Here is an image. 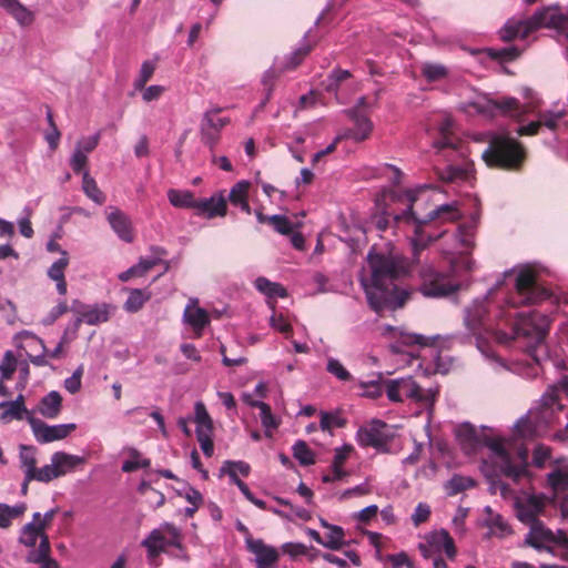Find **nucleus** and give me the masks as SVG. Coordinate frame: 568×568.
<instances>
[{
  "instance_id": "1",
  "label": "nucleus",
  "mask_w": 568,
  "mask_h": 568,
  "mask_svg": "<svg viewBox=\"0 0 568 568\" xmlns=\"http://www.w3.org/2000/svg\"><path fill=\"white\" fill-rule=\"evenodd\" d=\"M514 276L515 291L506 298V305L498 312L499 320H505V326L509 331H496V342L501 345H510L515 339L523 337L529 348L540 345L548 334L550 318L547 315L532 313H519L515 310L519 305H531L548 300L551 294L542 287L535 272L530 267H521L505 273V277Z\"/></svg>"
},
{
  "instance_id": "2",
  "label": "nucleus",
  "mask_w": 568,
  "mask_h": 568,
  "mask_svg": "<svg viewBox=\"0 0 568 568\" xmlns=\"http://www.w3.org/2000/svg\"><path fill=\"white\" fill-rule=\"evenodd\" d=\"M487 432V427L478 429L471 424L465 423L457 428L456 435L463 449L467 453L476 452L483 446L490 449L491 463L496 473L487 474L489 490L508 498L513 495V490L500 479L499 474L515 484H519L524 478L529 479L528 449L524 445H517L513 450L506 446L504 440L490 436Z\"/></svg>"
},
{
  "instance_id": "3",
  "label": "nucleus",
  "mask_w": 568,
  "mask_h": 568,
  "mask_svg": "<svg viewBox=\"0 0 568 568\" xmlns=\"http://www.w3.org/2000/svg\"><path fill=\"white\" fill-rule=\"evenodd\" d=\"M369 280H362L368 305L381 314L402 307L408 300V292L399 290L396 281L404 277L409 265L405 257L393 251L371 250L367 255Z\"/></svg>"
},
{
  "instance_id": "4",
  "label": "nucleus",
  "mask_w": 568,
  "mask_h": 568,
  "mask_svg": "<svg viewBox=\"0 0 568 568\" xmlns=\"http://www.w3.org/2000/svg\"><path fill=\"white\" fill-rule=\"evenodd\" d=\"M426 195L425 187L419 190H406L403 195L390 193L393 201L407 202V209L399 214L388 212L386 209L381 214L375 215L373 224L378 231H386L394 224L407 222L414 224V236L410 239L413 262L418 264L420 262V253L428 247L430 243L436 241L442 234L434 236L426 234L423 226L434 221L453 222L459 219L460 213L457 206L453 203L442 204L422 215L418 211V203L424 200Z\"/></svg>"
},
{
  "instance_id": "5",
  "label": "nucleus",
  "mask_w": 568,
  "mask_h": 568,
  "mask_svg": "<svg viewBox=\"0 0 568 568\" xmlns=\"http://www.w3.org/2000/svg\"><path fill=\"white\" fill-rule=\"evenodd\" d=\"M540 29L568 36V11L559 4L545 6L527 19H509L503 28L505 36H528Z\"/></svg>"
},
{
  "instance_id": "6",
  "label": "nucleus",
  "mask_w": 568,
  "mask_h": 568,
  "mask_svg": "<svg viewBox=\"0 0 568 568\" xmlns=\"http://www.w3.org/2000/svg\"><path fill=\"white\" fill-rule=\"evenodd\" d=\"M481 158L490 168L516 170L524 161L525 151L523 146L511 138L493 135Z\"/></svg>"
},
{
  "instance_id": "7",
  "label": "nucleus",
  "mask_w": 568,
  "mask_h": 568,
  "mask_svg": "<svg viewBox=\"0 0 568 568\" xmlns=\"http://www.w3.org/2000/svg\"><path fill=\"white\" fill-rule=\"evenodd\" d=\"M386 394L392 402H403L404 398H409L416 403L430 407L433 406L437 389H424L412 377L390 379L386 382Z\"/></svg>"
},
{
  "instance_id": "8",
  "label": "nucleus",
  "mask_w": 568,
  "mask_h": 568,
  "mask_svg": "<svg viewBox=\"0 0 568 568\" xmlns=\"http://www.w3.org/2000/svg\"><path fill=\"white\" fill-rule=\"evenodd\" d=\"M529 526V532L525 538L526 545L539 551L545 550L551 554H556L554 546H559L561 558L568 560V536L565 531L559 530L558 534H554L541 520L534 521Z\"/></svg>"
},
{
  "instance_id": "9",
  "label": "nucleus",
  "mask_w": 568,
  "mask_h": 568,
  "mask_svg": "<svg viewBox=\"0 0 568 568\" xmlns=\"http://www.w3.org/2000/svg\"><path fill=\"white\" fill-rule=\"evenodd\" d=\"M419 290L427 297H444L457 291L458 285L446 274L436 271L432 265H422L419 270Z\"/></svg>"
},
{
  "instance_id": "10",
  "label": "nucleus",
  "mask_w": 568,
  "mask_h": 568,
  "mask_svg": "<svg viewBox=\"0 0 568 568\" xmlns=\"http://www.w3.org/2000/svg\"><path fill=\"white\" fill-rule=\"evenodd\" d=\"M506 305V302L503 306ZM501 305L495 314L496 327L491 321L487 317V306L485 302L475 303L473 307L466 311L465 324L473 334L481 336L483 334L491 335L496 339V331L503 329L505 320H499L498 312Z\"/></svg>"
},
{
  "instance_id": "11",
  "label": "nucleus",
  "mask_w": 568,
  "mask_h": 568,
  "mask_svg": "<svg viewBox=\"0 0 568 568\" xmlns=\"http://www.w3.org/2000/svg\"><path fill=\"white\" fill-rule=\"evenodd\" d=\"M438 134L439 138L434 142V148L445 160L453 161L455 154H463L462 141L454 134L453 121L449 116H442Z\"/></svg>"
},
{
  "instance_id": "12",
  "label": "nucleus",
  "mask_w": 568,
  "mask_h": 568,
  "mask_svg": "<svg viewBox=\"0 0 568 568\" xmlns=\"http://www.w3.org/2000/svg\"><path fill=\"white\" fill-rule=\"evenodd\" d=\"M27 420L31 426L37 442L41 444L64 439L77 428V425L73 423L51 426L33 416H28Z\"/></svg>"
},
{
  "instance_id": "13",
  "label": "nucleus",
  "mask_w": 568,
  "mask_h": 568,
  "mask_svg": "<svg viewBox=\"0 0 568 568\" xmlns=\"http://www.w3.org/2000/svg\"><path fill=\"white\" fill-rule=\"evenodd\" d=\"M142 546L146 547L151 555L163 551L166 546H180V532L176 527L165 524L159 529L151 531L149 537L142 541Z\"/></svg>"
},
{
  "instance_id": "14",
  "label": "nucleus",
  "mask_w": 568,
  "mask_h": 568,
  "mask_svg": "<svg viewBox=\"0 0 568 568\" xmlns=\"http://www.w3.org/2000/svg\"><path fill=\"white\" fill-rule=\"evenodd\" d=\"M549 415V409H544L539 415L530 413L526 417L520 418L514 429L516 437L519 439H530L539 436L546 427Z\"/></svg>"
},
{
  "instance_id": "15",
  "label": "nucleus",
  "mask_w": 568,
  "mask_h": 568,
  "mask_svg": "<svg viewBox=\"0 0 568 568\" xmlns=\"http://www.w3.org/2000/svg\"><path fill=\"white\" fill-rule=\"evenodd\" d=\"M348 118L353 121L354 128L347 129L342 136L344 139L351 138L356 142L368 139L373 131V123L368 118L366 111H358V108H352L345 111Z\"/></svg>"
},
{
  "instance_id": "16",
  "label": "nucleus",
  "mask_w": 568,
  "mask_h": 568,
  "mask_svg": "<svg viewBox=\"0 0 568 568\" xmlns=\"http://www.w3.org/2000/svg\"><path fill=\"white\" fill-rule=\"evenodd\" d=\"M386 424L374 419L368 426L361 427L357 432V440L362 446H371L383 449L387 446L388 436L383 432Z\"/></svg>"
},
{
  "instance_id": "17",
  "label": "nucleus",
  "mask_w": 568,
  "mask_h": 568,
  "mask_svg": "<svg viewBox=\"0 0 568 568\" xmlns=\"http://www.w3.org/2000/svg\"><path fill=\"white\" fill-rule=\"evenodd\" d=\"M515 505L518 519L524 524L532 525L534 521H540L537 516L545 508V497L528 495L525 499H517Z\"/></svg>"
},
{
  "instance_id": "18",
  "label": "nucleus",
  "mask_w": 568,
  "mask_h": 568,
  "mask_svg": "<svg viewBox=\"0 0 568 568\" xmlns=\"http://www.w3.org/2000/svg\"><path fill=\"white\" fill-rule=\"evenodd\" d=\"M246 548L255 555L257 568H272L278 560L280 554L276 548L266 545L262 539L245 538Z\"/></svg>"
},
{
  "instance_id": "19",
  "label": "nucleus",
  "mask_w": 568,
  "mask_h": 568,
  "mask_svg": "<svg viewBox=\"0 0 568 568\" xmlns=\"http://www.w3.org/2000/svg\"><path fill=\"white\" fill-rule=\"evenodd\" d=\"M106 219L112 230L122 241L126 243H131L133 241L131 221L125 213L120 211L118 207L109 206Z\"/></svg>"
},
{
  "instance_id": "20",
  "label": "nucleus",
  "mask_w": 568,
  "mask_h": 568,
  "mask_svg": "<svg viewBox=\"0 0 568 568\" xmlns=\"http://www.w3.org/2000/svg\"><path fill=\"white\" fill-rule=\"evenodd\" d=\"M193 209L197 214H206L209 219L224 216L226 214V199L222 195H213L210 199H201L194 202Z\"/></svg>"
},
{
  "instance_id": "21",
  "label": "nucleus",
  "mask_w": 568,
  "mask_h": 568,
  "mask_svg": "<svg viewBox=\"0 0 568 568\" xmlns=\"http://www.w3.org/2000/svg\"><path fill=\"white\" fill-rule=\"evenodd\" d=\"M196 304V300H190L184 310L183 317L193 327L196 335L201 336L203 328L210 324V316L204 308L199 307Z\"/></svg>"
},
{
  "instance_id": "22",
  "label": "nucleus",
  "mask_w": 568,
  "mask_h": 568,
  "mask_svg": "<svg viewBox=\"0 0 568 568\" xmlns=\"http://www.w3.org/2000/svg\"><path fill=\"white\" fill-rule=\"evenodd\" d=\"M426 539L430 544V546L435 549L436 554H440L442 551L446 554L449 559H454L456 556V547L454 539L445 529L439 531L430 532Z\"/></svg>"
},
{
  "instance_id": "23",
  "label": "nucleus",
  "mask_w": 568,
  "mask_h": 568,
  "mask_svg": "<svg viewBox=\"0 0 568 568\" xmlns=\"http://www.w3.org/2000/svg\"><path fill=\"white\" fill-rule=\"evenodd\" d=\"M50 541L48 536L42 537V542L37 549H32L27 557L29 562L39 564L40 568H59L57 560L50 558Z\"/></svg>"
},
{
  "instance_id": "24",
  "label": "nucleus",
  "mask_w": 568,
  "mask_h": 568,
  "mask_svg": "<svg viewBox=\"0 0 568 568\" xmlns=\"http://www.w3.org/2000/svg\"><path fill=\"white\" fill-rule=\"evenodd\" d=\"M62 409V396L52 390L41 398L38 412L45 418L53 419L57 418Z\"/></svg>"
},
{
  "instance_id": "25",
  "label": "nucleus",
  "mask_w": 568,
  "mask_h": 568,
  "mask_svg": "<svg viewBox=\"0 0 568 568\" xmlns=\"http://www.w3.org/2000/svg\"><path fill=\"white\" fill-rule=\"evenodd\" d=\"M69 265L68 253L63 252L62 256L55 261L48 270V276L57 282V291L61 295L67 294V282L64 277V271Z\"/></svg>"
},
{
  "instance_id": "26",
  "label": "nucleus",
  "mask_w": 568,
  "mask_h": 568,
  "mask_svg": "<svg viewBox=\"0 0 568 568\" xmlns=\"http://www.w3.org/2000/svg\"><path fill=\"white\" fill-rule=\"evenodd\" d=\"M0 7L22 26H28L33 21L32 12L18 0H0Z\"/></svg>"
},
{
  "instance_id": "27",
  "label": "nucleus",
  "mask_w": 568,
  "mask_h": 568,
  "mask_svg": "<svg viewBox=\"0 0 568 568\" xmlns=\"http://www.w3.org/2000/svg\"><path fill=\"white\" fill-rule=\"evenodd\" d=\"M51 462L54 463L57 471H61V476L73 470L78 465L84 463V458L71 455L64 452H57L52 455Z\"/></svg>"
},
{
  "instance_id": "28",
  "label": "nucleus",
  "mask_w": 568,
  "mask_h": 568,
  "mask_svg": "<svg viewBox=\"0 0 568 568\" xmlns=\"http://www.w3.org/2000/svg\"><path fill=\"white\" fill-rule=\"evenodd\" d=\"M496 109L500 110L513 118H520L524 113L531 111L535 105L532 102L529 105H521L518 100L514 98H506L501 101L494 102Z\"/></svg>"
},
{
  "instance_id": "29",
  "label": "nucleus",
  "mask_w": 568,
  "mask_h": 568,
  "mask_svg": "<svg viewBox=\"0 0 568 568\" xmlns=\"http://www.w3.org/2000/svg\"><path fill=\"white\" fill-rule=\"evenodd\" d=\"M150 298L151 293L148 290L132 288L129 291L124 310L129 313H135L140 311Z\"/></svg>"
},
{
  "instance_id": "30",
  "label": "nucleus",
  "mask_w": 568,
  "mask_h": 568,
  "mask_svg": "<svg viewBox=\"0 0 568 568\" xmlns=\"http://www.w3.org/2000/svg\"><path fill=\"white\" fill-rule=\"evenodd\" d=\"M252 406L257 407L260 413L261 423L265 428L266 436H272V430L276 429L278 427V422L274 417V415L271 412L270 405H267L264 402L254 400L251 403Z\"/></svg>"
},
{
  "instance_id": "31",
  "label": "nucleus",
  "mask_w": 568,
  "mask_h": 568,
  "mask_svg": "<svg viewBox=\"0 0 568 568\" xmlns=\"http://www.w3.org/2000/svg\"><path fill=\"white\" fill-rule=\"evenodd\" d=\"M43 536L48 535L32 520L23 526L19 541L27 547H34L38 539H40V544L42 542Z\"/></svg>"
},
{
  "instance_id": "32",
  "label": "nucleus",
  "mask_w": 568,
  "mask_h": 568,
  "mask_svg": "<svg viewBox=\"0 0 568 568\" xmlns=\"http://www.w3.org/2000/svg\"><path fill=\"white\" fill-rule=\"evenodd\" d=\"M26 509L27 506L24 503L17 504L14 506L0 503V528L10 527L11 521L20 517Z\"/></svg>"
},
{
  "instance_id": "33",
  "label": "nucleus",
  "mask_w": 568,
  "mask_h": 568,
  "mask_svg": "<svg viewBox=\"0 0 568 568\" xmlns=\"http://www.w3.org/2000/svg\"><path fill=\"white\" fill-rule=\"evenodd\" d=\"M485 51L491 59L500 62H510L517 59L521 53V50L518 47L509 43L499 49L488 48Z\"/></svg>"
},
{
  "instance_id": "34",
  "label": "nucleus",
  "mask_w": 568,
  "mask_h": 568,
  "mask_svg": "<svg viewBox=\"0 0 568 568\" xmlns=\"http://www.w3.org/2000/svg\"><path fill=\"white\" fill-rule=\"evenodd\" d=\"M168 199L175 207L193 209L196 199L191 191L171 189L168 191Z\"/></svg>"
},
{
  "instance_id": "35",
  "label": "nucleus",
  "mask_w": 568,
  "mask_h": 568,
  "mask_svg": "<svg viewBox=\"0 0 568 568\" xmlns=\"http://www.w3.org/2000/svg\"><path fill=\"white\" fill-rule=\"evenodd\" d=\"M158 264V260H144L141 258L140 262L129 270L119 274V280L122 282H126L134 276H143L148 271H150L153 266Z\"/></svg>"
},
{
  "instance_id": "36",
  "label": "nucleus",
  "mask_w": 568,
  "mask_h": 568,
  "mask_svg": "<svg viewBox=\"0 0 568 568\" xmlns=\"http://www.w3.org/2000/svg\"><path fill=\"white\" fill-rule=\"evenodd\" d=\"M256 288L270 297H286V290L278 283H273L265 277H258L255 281Z\"/></svg>"
},
{
  "instance_id": "37",
  "label": "nucleus",
  "mask_w": 568,
  "mask_h": 568,
  "mask_svg": "<svg viewBox=\"0 0 568 568\" xmlns=\"http://www.w3.org/2000/svg\"><path fill=\"white\" fill-rule=\"evenodd\" d=\"M109 316L110 311L106 304L94 306L90 310H85V312H82V317L84 322L89 325L104 323L109 320Z\"/></svg>"
},
{
  "instance_id": "38",
  "label": "nucleus",
  "mask_w": 568,
  "mask_h": 568,
  "mask_svg": "<svg viewBox=\"0 0 568 568\" xmlns=\"http://www.w3.org/2000/svg\"><path fill=\"white\" fill-rule=\"evenodd\" d=\"M194 422L197 424L196 432H213V422L209 415L205 405L196 402L194 405Z\"/></svg>"
},
{
  "instance_id": "39",
  "label": "nucleus",
  "mask_w": 568,
  "mask_h": 568,
  "mask_svg": "<svg viewBox=\"0 0 568 568\" xmlns=\"http://www.w3.org/2000/svg\"><path fill=\"white\" fill-rule=\"evenodd\" d=\"M82 189L88 197H90L97 204H102L105 200L104 194L98 187L94 179H92L88 171L83 172L82 176Z\"/></svg>"
},
{
  "instance_id": "40",
  "label": "nucleus",
  "mask_w": 568,
  "mask_h": 568,
  "mask_svg": "<svg viewBox=\"0 0 568 568\" xmlns=\"http://www.w3.org/2000/svg\"><path fill=\"white\" fill-rule=\"evenodd\" d=\"M440 180L449 183H457L467 179V171L460 165L449 164L442 170H438Z\"/></svg>"
},
{
  "instance_id": "41",
  "label": "nucleus",
  "mask_w": 568,
  "mask_h": 568,
  "mask_svg": "<svg viewBox=\"0 0 568 568\" xmlns=\"http://www.w3.org/2000/svg\"><path fill=\"white\" fill-rule=\"evenodd\" d=\"M489 535L503 538L511 532L510 526L500 515H491L486 521Z\"/></svg>"
},
{
  "instance_id": "42",
  "label": "nucleus",
  "mask_w": 568,
  "mask_h": 568,
  "mask_svg": "<svg viewBox=\"0 0 568 568\" xmlns=\"http://www.w3.org/2000/svg\"><path fill=\"white\" fill-rule=\"evenodd\" d=\"M59 477H61V471H57L54 463L51 462L50 465H45L41 468H36V470L29 476L27 481L38 480L41 483H49Z\"/></svg>"
},
{
  "instance_id": "43",
  "label": "nucleus",
  "mask_w": 568,
  "mask_h": 568,
  "mask_svg": "<svg viewBox=\"0 0 568 568\" xmlns=\"http://www.w3.org/2000/svg\"><path fill=\"white\" fill-rule=\"evenodd\" d=\"M220 112V108L206 111L203 115L201 125L220 132L221 129L224 128L230 121L227 118H217Z\"/></svg>"
},
{
  "instance_id": "44",
  "label": "nucleus",
  "mask_w": 568,
  "mask_h": 568,
  "mask_svg": "<svg viewBox=\"0 0 568 568\" xmlns=\"http://www.w3.org/2000/svg\"><path fill=\"white\" fill-rule=\"evenodd\" d=\"M329 532L325 536L323 546L332 549H341L345 542L343 541L344 530L339 526H328Z\"/></svg>"
},
{
  "instance_id": "45",
  "label": "nucleus",
  "mask_w": 568,
  "mask_h": 568,
  "mask_svg": "<svg viewBox=\"0 0 568 568\" xmlns=\"http://www.w3.org/2000/svg\"><path fill=\"white\" fill-rule=\"evenodd\" d=\"M474 486L475 480L473 478L455 475L450 480L447 481L446 489L449 495H456Z\"/></svg>"
},
{
  "instance_id": "46",
  "label": "nucleus",
  "mask_w": 568,
  "mask_h": 568,
  "mask_svg": "<svg viewBox=\"0 0 568 568\" xmlns=\"http://www.w3.org/2000/svg\"><path fill=\"white\" fill-rule=\"evenodd\" d=\"M20 460L22 467H24L26 479L36 470V448L32 446H21Z\"/></svg>"
},
{
  "instance_id": "47",
  "label": "nucleus",
  "mask_w": 568,
  "mask_h": 568,
  "mask_svg": "<svg viewBox=\"0 0 568 568\" xmlns=\"http://www.w3.org/2000/svg\"><path fill=\"white\" fill-rule=\"evenodd\" d=\"M293 455L303 466H310L315 463L314 453L308 448L307 444L298 440L293 446Z\"/></svg>"
},
{
  "instance_id": "48",
  "label": "nucleus",
  "mask_w": 568,
  "mask_h": 568,
  "mask_svg": "<svg viewBox=\"0 0 568 568\" xmlns=\"http://www.w3.org/2000/svg\"><path fill=\"white\" fill-rule=\"evenodd\" d=\"M250 186L251 183L248 181L235 183L230 191L229 201L236 206L247 200Z\"/></svg>"
},
{
  "instance_id": "49",
  "label": "nucleus",
  "mask_w": 568,
  "mask_h": 568,
  "mask_svg": "<svg viewBox=\"0 0 568 568\" xmlns=\"http://www.w3.org/2000/svg\"><path fill=\"white\" fill-rule=\"evenodd\" d=\"M351 77H352V74L349 71L342 70V69H335L327 77V79L323 82L324 89L327 92H335L337 90L339 83Z\"/></svg>"
},
{
  "instance_id": "50",
  "label": "nucleus",
  "mask_w": 568,
  "mask_h": 568,
  "mask_svg": "<svg viewBox=\"0 0 568 568\" xmlns=\"http://www.w3.org/2000/svg\"><path fill=\"white\" fill-rule=\"evenodd\" d=\"M352 450L351 446H343L342 448H337L335 450L334 460L332 464L333 473L335 474V478H343L345 476V471L342 469V465L348 457Z\"/></svg>"
},
{
  "instance_id": "51",
  "label": "nucleus",
  "mask_w": 568,
  "mask_h": 568,
  "mask_svg": "<svg viewBox=\"0 0 568 568\" xmlns=\"http://www.w3.org/2000/svg\"><path fill=\"white\" fill-rule=\"evenodd\" d=\"M23 413L12 402L0 403V419L3 422H10L12 419H23Z\"/></svg>"
},
{
  "instance_id": "52",
  "label": "nucleus",
  "mask_w": 568,
  "mask_h": 568,
  "mask_svg": "<svg viewBox=\"0 0 568 568\" xmlns=\"http://www.w3.org/2000/svg\"><path fill=\"white\" fill-rule=\"evenodd\" d=\"M423 75L430 82L438 81L446 77L447 69L437 63H425L422 67Z\"/></svg>"
},
{
  "instance_id": "53",
  "label": "nucleus",
  "mask_w": 568,
  "mask_h": 568,
  "mask_svg": "<svg viewBox=\"0 0 568 568\" xmlns=\"http://www.w3.org/2000/svg\"><path fill=\"white\" fill-rule=\"evenodd\" d=\"M221 471V476L226 474L230 476V471H235L237 474V471L246 477L248 476L250 471H251V467L247 463L245 462H242V460H237V462H233V460H225L220 469Z\"/></svg>"
},
{
  "instance_id": "54",
  "label": "nucleus",
  "mask_w": 568,
  "mask_h": 568,
  "mask_svg": "<svg viewBox=\"0 0 568 568\" xmlns=\"http://www.w3.org/2000/svg\"><path fill=\"white\" fill-rule=\"evenodd\" d=\"M268 224H271L276 232L283 235H288L293 232L292 222L284 215H271L268 217Z\"/></svg>"
},
{
  "instance_id": "55",
  "label": "nucleus",
  "mask_w": 568,
  "mask_h": 568,
  "mask_svg": "<svg viewBox=\"0 0 568 568\" xmlns=\"http://www.w3.org/2000/svg\"><path fill=\"white\" fill-rule=\"evenodd\" d=\"M17 368V359L11 351L6 352L1 363L0 373L2 379H10Z\"/></svg>"
},
{
  "instance_id": "56",
  "label": "nucleus",
  "mask_w": 568,
  "mask_h": 568,
  "mask_svg": "<svg viewBox=\"0 0 568 568\" xmlns=\"http://www.w3.org/2000/svg\"><path fill=\"white\" fill-rule=\"evenodd\" d=\"M475 232V221L468 225H460L457 232V241L464 248H470L473 246V239Z\"/></svg>"
},
{
  "instance_id": "57",
  "label": "nucleus",
  "mask_w": 568,
  "mask_h": 568,
  "mask_svg": "<svg viewBox=\"0 0 568 568\" xmlns=\"http://www.w3.org/2000/svg\"><path fill=\"white\" fill-rule=\"evenodd\" d=\"M414 345V344H418V345H425L426 344V338L422 335H418V334H402L400 336V343H395V344H392L389 347H390V351L395 354L397 353H402L403 349H402V345Z\"/></svg>"
},
{
  "instance_id": "58",
  "label": "nucleus",
  "mask_w": 568,
  "mask_h": 568,
  "mask_svg": "<svg viewBox=\"0 0 568 568\" xmlns=\"http://www.w3.org/2000/svg\"><path fill=\"white\" fill-rule=\"evenodd\" d=\"M154 70H155V64L153 62H151V61L143 62L140 73H139V77L134 81V88L136 90H142L145 87L146 82L153 75Z\"/></svg>"
},
{
  "instance_id": "59",
  "label": "nucleus",
  "mask_w": 568,
  "mask_h": 568,
  "mask_svg": "<svg viewBox=\"0 0 568 568\" xmlns=\"http://www.w3.org/2000/svg\"><path fill=\"white\" fill-rule=\"evenodd\" d=\"M312 51V45L303 44L297 50L292 52L287 62L285 64V69H294L302 63L304 58Z\"/></svg>"
},
{
  "instance_id": "60",
  "label": "nucleus",
  "mask_w": 568,
  "mask_h": 568,
  "mask_svg": "<svg viewBox=\"0 0 568 568\" xmlns=\"http://www.w3.org/2000/svg\"><path fill=\"white\" fill-rule=\"evenodd\" d=\"M326 369L328 373L337 377L339 381L351 379L349 372L336 358H328Z\"/></svg>"
},
{
  "instance_id": "61",
  "label": "nucleus",
  "mask_w": 568,
  "mask_h": 568,
  "mask_svg": "<svg viewBox=\"0 0 568 568\" xmlns=\"http://www.w3.org/2000/svg\"><path fill=\"white\" fill-rule=\"evenodd\" d=\"M130 455L132 458H134V460H126L123 463L122 465V471L124 473H131V471H134L139 468H148L150 466V460L149 459H142V460H138L140 454L136 449H131L130 450Z\"/></svg>"
},
{
  "instance_id": "62",
  "label": "nucleus",
  "mask_w": 568,
  "mask_h": 568,
  "mask_svg": "<svg viewBox=\"0 0 568 568\" xmlns=\"http://www.w3.org/2000/svg\"><path fill=\"white\" fill-rule=\"evenodd\" d=\"M88 163V156L82 150L74 149V152L70 159V166L72 168L73 172L79 174L85 172L84 168Z\"/></svg>"
},
{
  "instance_id": "63",
  "label": "nucleus",
  "mask_w": 568,
  "mask_h": 568,
  "mask_svg": "<svg viewBox=\"0 0 568 568\" xmlns=\"http://www.w3.org/2000/svg\"><path fill=\"white\" fill-rule=\"evenodd\" d=\"M212 432H196L197 442L201 446L203 454L211 457L214 453V444L211 438Z\"/></svg>"
},
{
  "instance_id": "64",
  "label": "nucleus",
  "mask_w": 568,
  "mask_h": 568,
  "mask_svg": "<svg viewBox=\"0 0 568 568\" xmlns=\"http://www.w3.org/2000/svg\"><path fill=\"white\" fill-rule=\"evenodd\" d=\"M548 483L554 489H564L568 486V475L556 470L548 475Z\"/></svg>"
}]
</instances>
